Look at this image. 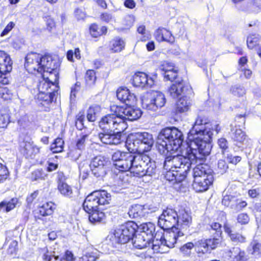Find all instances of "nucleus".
<instances>
[{
  "label": "nucleus",
  "instance_id": "obj_1",
  "mask_svg": "<svg viewBox=\"0 0 261 261\" xmlns=\"http://www.w3.org/2000/svg\"><path fill=\"white\" fill-rule=\"evenodd\" d=\"M113 113L101 118L99 126L107 132L98 135L100 141L108 145H117L121 141V133L127 128L126 120L134 121L142 115L140 109L133 107H123L114 105L111 107Z\"/></svg>",
  "mask_w": 261,
  "mask_h": 261
},
{
  "label": "nucleus",
  "instance_id": "obj_2",
  "mask_svg": "<svg viewBox=\"0 0 261 261\" xmlns=\"http://www.w3.org/2000/svg\"><path fill=\"white\" fill-rule=\"evenodd\" d=\"M183 136L177 128L166 127L163 129L158 135L156 143L160 152L166 155L164 163V168L167 170L165 177L169 181L180 182L184 180L187 173H182L181 168L176 167L172 165L169 168L165 166L167 158H173L180 154L173 155L179 148L183 141Z\"/></svg>",
  "mask_w": 261,
  "mask_h": 261
},
{
  "label": "nucleus",
  "instance_id": "obj_3",
  "mask_svg": "<svg viewBox=\"0 0 261 261\" xmlns=\"http://www.w3.org/2000/svg\"><path fill=\"white\" fill-rule=\"evenodd\" d=\"M112 159L115 167L121 171H130L137 176H152L156 172V164L147 154L131 152L115 151Z\"/></svg>",
  "mask_w": 261,
  "mask_h": 261
},
{
  "label": "nucleus",
  "instance_id": "obj_4",
  "mask_svg": "<svg viewBox=\"0 0 261 261\" xmlns=\"http://www.w3.org/2000/svg\"><path fill=\"white\" fill-rule=\"evenodd\" d=\"M204 154L200 148H189L187 150L186 155H179L173 158H167L165 163V166L169 168L172 165L175 167L182 168V173H187L189 170L192 164H197L193 169V176L194 179H196V183L200 181V177L204 173L209 174L212 173V170L208 165L203 164L205 160L206 156L209 155Z\"/></svg>",
  "mask_w": 261,
  "mask_h": 261
},
{
  "label": "nucleus",
  "instance_id": "obj_5",
  "mask_svg": "<svg viewBox=\"0 0 261 261\" xmlns=\"http://www.w3.org/2000/svg\"><path fill=\"white\" fill-rule=\"evenodd\" d=\"M213 127L211 123L198 116L188 134L189 147L200 148L204 154L211 152Z\"/></svg>",
  "mask_w": 261,
  "mask_h": 261
},
{
  "label": "nucleus",
  "instance_id": "obj_6",
  "mask_svg": "<svg viewBox=\"0 0 261 261\" xmlns=\"http://www.w3.org/2000/svg\"><path fill=\"white\" fill-rule=\"evenodd\" d=\"M154 140L152 135L147 132L137 133L131 135L127 139L126 144L129 149L140 153H144L149 151Z\"/></svg>",
  "mask_w": 261,
  "mask_h": 261
},
{
  "label": "nucleus",
  "instance_id": "obj_7",
  "mask_svg": "<svg viewBox=\"0 0 261 261\" xmlns=\"http://www.w3.org/2000/svg\"><path fill=\"white\" fill-rule=\"evenodd\" d=\"M177 242L174 231L167 232L165 234L157 231L154 234L152 249L156 253H166L170 248H173Z\"/></svg>",
  "mask_w": 261,
  "mask_h": 261
},
{
  "label": "nucleus",
  "instance_id": "obj_8",
  "mask_svg": "<svg viewBox=\"0 0 261 261\" xmlns=\"http://www.w3.org/2000/svg\"><path fill=\"white\" fill-rule=\"evenodd\" d=\"M166 99L164 94L158 91L147 93L142 99L143 108L155 112L165 105Z\"/></svg>",
  "mask_w": 261,
  "mask_h": 261
},
{
  "label": "nucleus",
  "instance_id": "obj_9",
  "mask_svg": "<svg viewBox=\"0 0 261 261\" xmlns=\"http://www.w3.org/2000/svg\"><path fill=\"white\" fill-rule=\"evenodd\" d=\"M138 225L134 221H128L121 225L115 230L114 237L116 242L120 244H125L133 240Z\"/></svg>",
  "mask_w": 261,
  "mask_h": 261
},
{
  "label": "nucleus",
  "instance_id": "obj_10",
  "mask_svg": "<svg viewBox=\"0 0 261 261\" xmlns=\"http://www.w3.org/2000/svg\"><path fill=\"white\" fill-rule=\"evenodd\" d=\"M39 62L40 68H42V72L49 73L47 79L52 80L53 76H54L56 81L59 77L58 70V68L59 66V62L53 59L49 55L42 56L41 55Z\"/></svg>",
  "mask_w": 261,
  "mask_h": 261
},
{
  "label": "nucleus",
  "instance_id": "obj_11",
  "mask_svg": "<svg viewBox=\"0 0 261 261\" xmlns=\"http://www.w3.org/2000/svg\"><path fill=\"white\" fill-rule=\"evenodd\" d=\"M178 214L173 209L167 208L163 211L159 218L158 225L163 229H169L177 225Z\"/></svg>",
  "mask_w": 261,
  "mask_h": 261
},
{
  "label": "nucleus",
  "instance_id": "obj_12",
  "mask_svg": "<svg viewBox=\"0 0 261 261\" xmlns=\"http://www.w3.org/2000/svg\"><path fill=\"white\" fill-rule=\"evenodd\" d=\"M12 69V62L10 56L5 51L0 50V83L8 84L9 80L7 76Z\"/></svg>",
  "mask_w": 261,
  "mask_h": 261
},
{
  "label": "nucleus",
  "instance_id": "obj_13",
  "mask_svg": "<svg viewBox=\"0 0 261 261\" xmlns=\"http://www.w3.org/2000/svg\"><path fill=\"white\" fill-rule=\"evenodd\" d=\"M108 164V160L103 156L93 158L89 165L92 174L97 178L103 177L107 174Z\"/></svg>",
  "mask_w": 261,
  "mask_h": 261
},
{
  "label": "nucleus",
  "instance_id": "obj_14",
  "mask_svg": "<svg viewBox=\"0 0 261 261\" xmlns=\"http://www.w3.org/2000/svg\"><path fill=\"white\" fill-rule=\"evenodd\" d=\"M40 55L35 53L28 54L25 57L24 66L26 69L30 72L37 71L42 73V68H40Z\"/></svg>",
  "mask_w": 261,
  "mask_h": 261
},
{
  "label": "nucleus",
  "instance_id": "obj_15",
  "mask_svg": "<svg viewBox=\"0 0 261 261\" xmlns=\"http://www.w3.org/2000/svg\"><path fill=\"white\" fill-rule=\"evenodd\" d=\"M133 84L135 87L150 88L154 85V80L145 73L138 72L133 76Z\"/></svg>",
  "mask_w": 261,
  "mask_h": 261
},
{
  "label": "nucleus",
  "instance_id": "obj_16",
  "mask_svg": "<svg viewBox=\"0 0 261 261\" xmlns=\"http://www.w3.org/2000/svg\"><path fill=\"white\" fill-rule=\"evenodd\" d=\"M189 86L182 80H178L174 82L169 88L168 93L173 98L183 96L185 90L188 89Z\"/></svg>",
  "mask_w": 261,
  "mask_h": 261
},
{
  "label": "nucleus",
  "instance_id": "obj_17",
  "mask_svg": "<svg viewBox=\"0 0 261 261\" xmlns=\"http://www.w3.org/2000/svg\"><path fill=\"white\" fill-rule=\"evenodd\" d=\"M230 137L233 144L239 148H244L248 145V139L246 133L241 129H232Z\"/></svg>",
  "mask_w": 261,
  "mask_h": 261
},
{
  "label": "nucleus",
  "instance_id": "obj_18",
  "mask_svg": "<svg viewBox=\"0 0 261 261\" xmlns=\"http://www.w3.org/2000/svg\"><path fill=\"white\" fill-rule=\"evenodd\" d=\"M117 97L120 101L125 103L127 107H131L136 102V96L126 88H120L117 91Z\"/></svg>",
  "mask_w": 261,
  "mask_h": 261
},
{
  "label": "nucleus",
  "instance_id": "obj_19",
  "mask_svg": "<svg viewBox=\"0 0 261 261\" xmlns=\"http://www.w3.org/2000/svg\"><path fill=\"white\" fill-rule=\"evenodd\" d=\"M66 178L63 173L58 175V189L61 194L67 197H71L73 192L72 188L65 181Z\"/></svg>",
  "mask_w": 261,
  "mask_h": 261
},
{
  "label": "nucleus",
  "instance_id": "obj_20",
  "mask_svg": "<svg viewBox=\"0 0 261 261\" xmlns=\"http://www.w3.org/2000/svg\"><path fill=\"white\" fill-rule=\"evenodd\" d=\"M154 37L158 42L166 41L171 44L174 42V37L171 33L164 28H159L154 33Z\"/></svg>",
  "mask_w": 261,
  "mask_h": 261
},
{
  "label": "nucleus",
  "instance_id": "obj_21",
  "mask_svg": "<svg viewBox=\"0 0 261 261\" xmlns=\"http://www.w3.org/2000/svg\"><path fill=\"white\" fill-rule=\"evenodd\" d=\"M95 191L89 194L86 198L83 204V208L87 213H90L97 209L99 206Z\"/></svg>",
  "mask_w": 261,
  "mask_h": 261
},
{
  "label": "nucleus",
  "instance_id": "obj_22",
  "mask_svg": "<svg viewBox=\"0 0 261 261\" xmlns=\"http://www.w3.org/2000/svg\"><path fill=\"white\" fill-rule=\"evenodd\" d=\"M133 243L134 246L138 249H143L148 246H151L152 241L145 237L144 233L140 232L133 237Z\"/></svg>",
  "mask_w": 261,
  "mask_h": 261
},
{
  "label": "nucleus",
  "instance_id": "obj_23",
  "mask_svg": "<svg viewBox=\"0 0 261 261\" xmlns=\"http://www.w3.org/2000/svg\"><path fill=\"white\" fill-rule=\"evenodd\" d=\"M192 222V218L187 212L181 211L178 215L177 221V229L186 230Z\"/></svg>",
  "mask_w": 261,
  "mask_h": 261
},
{
  "label": "nucleus",
  "instance_id": "obj_24",
  "mask_svg": "<svg viewBox=\"0 0 261 261\" xmlns=\"http://www.w3.org/2000/svg\"><path fill=\"white\" fill-rule=\"evenodd\" d=\"M206 180H204L200 177V181L198 183H196V179H194L193 187L197 192H201L206 191L209 186L211 185L214 181L213 175L207 176Z\"/></svg>",
  "mask_w": 261,
  "mask_h": 261
},
{
  "label": "nucleus",
  "instance_id": "obj_25",
  "mask_svg": "<svg viewBox=\"0 0 261 261\" xmlns=\"http://www.w3.org/2000/svg\"><path fill=\"white\" fill-rule=\"evenodd\" d=\"M225 255L233 261H245V252L238 247H234L225 252Z\"/></svg>",
  "mask_w": 261,
  "mask_h": 261
},
{
  "label": "nucleus",
  "instance_id": "obj_26",
  "mask_svg": "<svg viewBox=\"0 0 261 261\" xmlns=\"http://www.w3.org/2000/svg\"><path fill=\"white\" fill-rule=\"evenodd\" d=\"M45 74H43V79L39 82L38 85V89L39 92H47L53 90L51 87L56 88L55 84L57 83L59 77L55 81V77L53 76L52 80H49L47 79L48 76H46Z\"/></svg>",
  "mask_w": 261,
  "mask_h": 261
},
{
  "label": "nucleus",
  "instance_id": "obj_27",
  "mask_svg": "<svg viewBox=\"0 0 261 261\" xmlns=\"http://www.w3.org/2000/svg\"><path fill=\"white\" fill-rule=\"evenodd\" d=\"M147 213L148 212L147 208L140 204L132 205L128 212L129 216L132 218L144 217Z\"/></svg>",
  "mask_w": 261,
  "mask_h": 261
},
{
  "label": "nucleus",
  "instance_id": "obj_28",
  "mask_svg": "<svg viewBox=\"0 0 261 261\" xmlns=\"http://www.w3.org/2000/svg\"><path fill=\"white\" fill-rule=\"evenodd\" d=\"M138 229H140L141 233H144L145 237L153 241L155 229L154 224L151 222L143 223L139 227Z\"/></svg>",
  "mask_w": 261,
  "mask_h": 261
},
{
  "label": "nucleus",
  "instance_id": "obj_29",
  "mask_svg": "<svg viewBox=\"0 0 261 261\" xmlns=\"http://www.w3.org/2000/svg\"><path fill=\"white\" fill-rule=\"evenodd\" d=\"M55 91V90H50L47 92H39L36 96V99L42 105L48 104L53 101Z\"/></svg>",
  "mask_w": 261,
  "mask_h": 261
},
{
  "label": "nucleus",
  "instance_id": "obj_30",
  "mask_svg": "<svg viewBox=\"0 0 261 261\" xmlns=\"http://www.w3.org/2000/svg\"><path fill=\"white\" fill-rule=\"evenodd\" d=\"M224 230L230 237L232 242L234 243H242L245 242L246 238L242 234L233 232L230 228L227 225H224Z\"/></svg>",
  "mask_w": 261,
  "mask_h": 261
},
{
  "label": "nucleus",
  "instance_id": "obj_31",
  "mask_svg": "<svg viewBox=\"0 0 261 261\" xmlns=\"http://www.w3.org/2000/svg\"><path fill=\"white\" fill-rule=\"evenodd\" d=\"M101 111V107L99 105L94 104L91 106L88 111L87 118L88 121L94 122L98 116Z\"/></svg>",
  "mask_w": 261,
  "mask_h": 261
},
{
  "label": "nucleus",
  "instance_id": "obj_32",
  "mask_svg": "<svg viewBox=\"0 0 261 261\" xmlns=\"http://www.w3.org/2000/svg\"><path fill=\"white\" fill-rule=\"evenodd\" d=\"M95 193L96 195L97 201H98L99 205H104L110 203V201L111 200V194L106 191H95Z\"/></svg>",
  "mask_w": 261,
  "mask_h": 261
},
{
  "label": "nucleus",
  "instance_id": "obj_33",
  "mask_svg": "<svg viewBox=\"0 0 261 261\" xmlns=\"http://www.w3.org/2000/svg\"><path fill=\"white\" fill-rule=\"evenodd\" d=\"M18 204L17 198H12L10 200H4L0 203V211L8 212L14 209Z\"/></svg>",
  "mask_w": 261,
  "mask_h": 261
},
{
  "label": "nucleus",
  "instance_id": "obj_34",
  "mask_svg": "<svg viewBox=\"0 0 261 261\" xmlns=\"http://www.w3.org/2000/svg\"><path fill=\"white\" fill-rule=\"evenodd\" d=\"M191 106V101L186 96H182L176 103V110L180 113L187 111Z\"/></svg>",
  "mask_w": 261,
  "mask_h": 261
},
{
  "label": "nucleus",
  "instance_id": "obj_35",
  "mask_svg": "<svg viewBox=\"0 0 261 261\" xmlns=\"http://www.w3.org/2000/svg\"><path fill=\"white\" fill-rule=\"evenodd\" d=\"M194 248L198 254H205L208 252L206 239H201L194 243Z\"/></svg>",
  "mask_w": 261,
  "mask_h": 261
},
{
  "label": "nucleus",
  "instance_id": "obj_36",
  "mask_svg": "<svg viewBox=\"0 0 261 261\" xmlns=\"http://www.w3.org/2000/svg\"><path fill=\"white\" fill-rule=\"evenodd\" d=\"M88 213L89 214V221L93 223L100 222L105 219V213L97 211V209Z\"/></svg>",
  "mask_w": 261,
  "mask_h": 261
},
{
  "label": "nucleus",
  "instance_id": "obj_37",
  "mask_svg": "<svg viewBox=\"0 0 261 261\" xmlns=\"http://www.w3.org/2000/svg\"><path fill=\"white\" fill-rule=\"evenodd\" d=\"M54 208V204L53 202H46L39 207V213L42 216L50 215L53 213Z\"/></svg>",
  "mask_w": 261,
  "mask_h": 261
},
{
  "label": "nucleus",
  "instance_id": "obj_38",
  "mask_svg": "<svg viewBox=\"0 0 261 261\" xmlns=\"http://www.w3.org/2000/svg\"><path fill=\"white\" fill-rule=\"evenodd\" d=\"M125 42L120 38H116L110 43V48L113 52H120L124 48Z\"/></svg>",
  "mask_w": 261,
  "mask_h": 261
},
{
  "label": "nucleus",
  "instance_id": "obj_39",
  "mask_svg": "<svg viewBox=\"0 0 261 261\" xmlns=\"http://www.w3.org/2000/svg\"><path fill=\"white\" fill-rule=\"evenodd\" d=\"M260 37L258 34H251L247 39V46L249 49H253L258 45Z\"/></svg>",
  "mask_w": 261,
  "mask_h": 261
},
{
  "label": "nucleus",
  "instance_id": "obj_40",
  "mask_svg": "<svg viewBox=\"0 0 261 261\" xmlns=\"http://www.w3.org/2000/svg\"><path fill=\"white\" fill-rule=\"evenodd\" d=\"M98 258V251L95 249L86 252L79 258V261H95Z\"/></svg>",
  "mask_w": 261,
  "mask_h": 261
},
{
  "label": "nucleus",
  "instance_id": "obj_41",
  "mask_svg": "<svg viewBox=\"0 0 261 261\" xmlns=\"http://www.w3.org/2000/svg\"><path fill=\"white\" fill-rule=\"evenodd\" d=\"M107 28L105 27H102L99 28L98 25L95 24H92L90 27V33L93 37H97L107 32Z\"/></svg>",
  "mask_w": 261,
  "mask_h": 261
},
{
  "label": "nucleus",
  "instance_id": "obj_42",
  "mask_svg": "<svg viewBox=\"0 0 261 261\" xmlns=\"http://www.w3.org/2000/svg\"><path fill=\"white\" fill-rule=\"evenodd\" d=\"M64 141L61 138H57L50 145V150L53 153L62 152L63 149Z\"/></svg>",
  "mask_w": 261,
  "mask_h": 261
},
{
  "label": "nucleus",
  "instance_id": "obj_43",
  "mask_svg": "<svg viewBox=\"0 0 261 261\" xmlns=\"http://www.w3.org/2000/svg\"><path fill=\"white\" fill-rule=\"evenodd\" d=\"M163 69L164 70V76L166 80L172 81L177 77L176 70L172 66H169L168 68L164 67Z\"/></svg>",
  "mask_w": 261,
  "mask_h": 261
},
{
  "label": "nucleus",
  "instance_id": "obj_44",
  "mask_svg": "<svg viewBox=\"0 0 261 261\" xmlns=\"http://www.w3.org/2000/svg\"><path fill=\"white\" fill-rule=\"evenodd\" d=\"M194 248V243L192 242H188L182 245L179 248V251L182 255L185 257H190L192 253V250Z\"/></svg>",
  "mask_w": 261,
  "mask_h": 261
},
{
  "label": "nucleus",
  "instance_id": "obj_45",
  "mask_svg": "<svg viewBox=\"0 0 261 261\" xmlns=\"http://www.w3.org/2000/svg\"><path fill=\"white\" fill-rule=\"evenodd\" d=\"M85 79L88 85H91L94 84L96 79L95 72L94 70H87L85 76Z\"/></svg>",
  "mask_w": 261,
  "mask_h": 261
},
{
  "label": "nucleus",
  "instance_id": "obj_46",
  "mask_svg": "<svg viewBox=\"0 0 261 261\" xmlns=\"http://www.w3.org/2000/svg\"><path fill=\"white\" fill-rule=\"evenodd\" d=\"M221 240L220 238L206 239L208 250L210 249H214L217 247L218 245L221 242Z\"/></svg>",
  "mask_w": 261,
  "mask_h": 261
},
{
  "label": "nucleus",
  "instance_id": "obj_47",
  "mask_svg": "<svg viewBox=\"0 0 261 261\" xmlns=\"http://www.w3.org/2000/svg\"><path fill=\"white\" fill-rule=\"evenodd\" d=\"M232 93L237 96L241 97L245 94V90L240 86L235 85L231 88Z\"/></svg>",
  "mask_w": 261,
  "mask_h": 261
},
{
  "label": "nucleus",
  "instance_id": "obj_48",
  "mask_svg": "<svg viewBox=\"0 0 261 261\" xmlns=\"http://www.w3.org/2000/svg\"><path fill=\"white\" fill-rule=\"evenodd\" d=\"M9 174L7 167L0 163V183L6 180L9 176Z\"/></svg>",
  "mask_w": 261,
  "mask_h": 261
},
{
  "label": "nucleus",
  "instance_id": "obj_49",
  "mask_svg": "<svg viewBox=\"0 0 261 261\" xmlns=\"http://www.w3.org/2000/svg\"><path fill=\"white\" fill-rule=\"evenodd\" d=\"M46 175L42 170H36L32 173L31 179L32 181H37L44 178Z\"/></svg>",
  "mask_w": 261,
  "mask_h": 261
},
{
  "label": "nucleus",
  "instance_id": "obj_50",
  "mask_svg": "<svg viewBox=\"0 0 261 261\" xmlns=\"http://www.w3.org/2000/svg\"><path fill=\"white\" fill-rule=\"evenodd\" d=\"M23 147L24 149L29 150L30 149H32V156L39 153L40 152V147L30 142L25 143V145Z\"/></svg>",
  "mask_w": 261,
  "mask_h": 261
},
{
  "label": "nucleus",
  "instance_id": "obj_51",
  "mask_svg": "<svg viewBox=\"0 0 261 261\" xmlns=\"http://www.w3.org/2000/svg\"><path fill=\"white\" fill-rule=\"evenodd\" d=\"M88 138L87 135H84L79 138L76 141V147L78 149L82 150L85 148L86 141Z\"/></svg>",
  "mask_w": 261,
  "mask_h": 261
},
{
  "label": "nucleus",
  "instance_id": "obj_52",
  "mask_svg": "<svg viewBox=\"0 0 261 261\" xmlns=\"http://www.w3.org/2000/svg\"><path fill=\"white\" fill-rule=\"evenodd\" d=\"M218 173L223 174L225 173L228 168L226 162L223 160H220L217 164Z\"/></svg>",
  "mask_w": 261,
  "mask_h": 261
},
{
  "label": "nucleus",
  "instance_id": "obj_53",
  "mask_svg": "<svg viewBox=\"0 0 261 261\" xmlns=\"http://www.w3.org/2000/svg\"><path fill=\"white\" fill-rule=\"evenodd\" d=\"M55 258L56 260L60 259L61 261H62L63 260H66V261H72L73 259V255L71 251L67 250L65 252V253L64 255H63L61 256H55Z\"/></svg>",
  "mask_w": 261,
  "mask_h": 261
},
{
  "label": "nucleus",
  "instance_id": "obj_54",
  "mask_svg": "<svg viewBox=\"0 0 261 261\" xmlns=\"http://www.w3.org/2000/svg\"><path fill=\"white\" fill-rule=\"evenodd\" d=\"M81 153L82 150L76 147L70 150L68 154V156L70 157L72 160L76 161L81 156Z\"/></svg>",
  "mask_w": 261,
  "mask_h": 261
},
{
  "label": "nucleus",
  "instance_id": "obj_55",
  "mask_svg": "<svg viewBox=\"0 0 261 261\" xmlns=\"http://www.w3.org/2000/svg\"><path fill=\"white\" fill-rule=\"evenodd\" d=\"M237 221L240 224L244 225L247 224L249 222V218L247 214L241 213L238 216Z\"/></svg>",
  "mask_w": 261,
  "mask_h": 261
},
{
  "label": "nucleus",
  "instance_id": "obj_56",
  "mask_svg": "<svg viewBox=\"0 0 261 261\" xmlns=\"http://www.w3.org/2000/svg\"><path fill=\"white\" fill-rule=\"evenodd\" d=\"M251 247L252 248L251 254L254 255H258L260 253L261 250V245L255 242H253L251 244Z\"/></svg>",
  "mask_w": 261,
  "mask_h": 261
},
{
  "label": "nucleus",
  "instance_id": "obj_57",
  "mask_svg": "<svg viewBox=\"0 0 261 261\" xmlns=\"http://www.w3.org/2000/svg\"><path fill=\"white\" fill-rule=\"evenodd\" d=\"M81 88V83L77 82L75 85L71 88L70 98L74 99L76 97V93L80 91Z\"/></svg>",
  "mask_w": 261,
  "mask_h": 261
},
{
  "label": "nucleus",
  "instance_id": "obj_58",
  "mask_svg": "<svg viewBox=\"0 0 261 261\" xmlns=\"http://www.w3.org/2000/svg\"><path fill=\"white\" fill-rule=\"evenodd\" d=\"M9 122V116L7 114H0V128L6 127Z\"/></svg>",
  "mask_w": 261,
  "mask_h": 261
},
{
  "label": "nucleus",
  "instance_id": "obj_59",
  "mask_svg": "<svg viewBox=\"0 0 261 261\" xmlns=\"http://www.w3.org/2000/svg\"><path fill=\"white\" fill-rule=\"evenodd\" d=\"M84 120V115L82 113H79L76 116V120L75 122V125L77 128L82 129L83 126V121Z\"/></svg>",
  "mask_w": 261,
  "mask_h": 261
},
{
  "label": "nucleus",
  "instance_id": "obj_60",
  "mask_svg": "<svg viewBox=\"0 0 261 261\" xmlns=\"http://www.w3.org/2000/svg\"><path fill=\"white\" fill-rule=\"evenodd\" d=\"M18 243L16 241L13 240L10 243L8 249V252L10 254H15L17 251Z\"/></svg>",
  "mask_w": 261,
  "mask_h": 261
},
{
  "label": "nucleus",
  "instance_id": "obj_61",
  "mask_svg": "<svg viewBox=\"0 0 261 261\" xmlns=\"http://www.w3.org/2000/svg\"><path fill=\"white\" fill-rule=\"evenodd\" d=\"M40 252L43 253V259L44 261H50L51 259V253H49L47 247H44L40 249Z\"/></svg>",
  "mask_w": 261,
  "mask_h": 261
},
{
  "label": "nucleus",
  "instance_id": "obj_62",
  "mask_svg": "<svg viewBox=\"0 0 261 261\" xmlns=\"http://www.w3.org/2000/svg\"><path fill=\"white\" fill-rule=\"evenodd\" d=\"M40 252L43 253V259L44 261H50L51 259V253H49L47 247H44L40 249Z\"/></svg>",
  "mask_w": 261,
  "mask_h": 261
},
{
  "label": "nucleus",
  "instance_id": "obj_63",
  "mask_svg": "<svg viewBox=\"0 0 261 261\" xmlns=\"http://www.w3.org/2000/svg\"><path fill=\"white\" fill-rule=\"evenodd\" d=\"M235 196H233L232 195H225L223 197L222 200V203L224 205L230 207L231 201L232 199H233L234 197Z\"/></svg>",
  "mask_w": 261,
  "mask_h": 261
},
{
  "label": "nucleus",
  "instance_id": "obj_64",
  "mask_svg": "<svg viewBox=\"0 0 261 261\" xmlns=\"http://www.w3.org/2000/svg\"><path fill=\"white\" fill-rule=\"evenodd\" d=\"M15 24L14 22L11 21L10 22L4 29L3 31L2 32L1 34V37H3L6 35H7L14 27Z\"/></svg>",
  "mask_w": 261,
  "mask_h": 261
}]
</instances>
